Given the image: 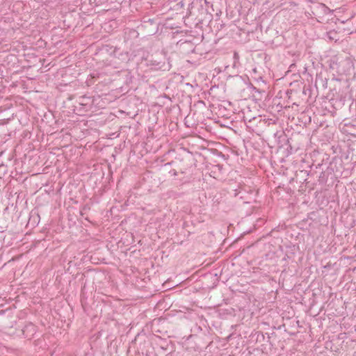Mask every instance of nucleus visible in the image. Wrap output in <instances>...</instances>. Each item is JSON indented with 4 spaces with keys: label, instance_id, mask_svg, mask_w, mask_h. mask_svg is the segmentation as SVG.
<instances>
[{
    "label": "nucleus",
    "instance_id": "1",
    "mask_svg": "<svg viewBox=\"0 0 356 356\" xmlns=\"http://www.w3.org/2000/svg\"><path fill=\"white\" fill-rule=\"evenodd\" d=\"M194 161L195 159L190 152H183L178 154L170 162L164 164L163 166H172V169L169 170V175L176 177L179 174L190 172L195 166Z\"/></svg>",
    "mask_w": 356,
    "mask_h": 356
},
{
    "label": "nucleus",
    "instance_id": "2",
    "mask_svg": "<svg viewBox=\"0 0 356 356\" xmlns=\"http://www.w3.org/2000/svg\"><path fill=\"white\" fill-rule=\"evenodd\" d=\"M134 56H140L145 65L151 70H169L170 65L165 61V57L161 53L149 54L145 48H139Z\"/></svg>",
    "mask_w": 356,
    "mask_h": 356
},
{
    "label": "nucleus",
    "instance_id": "3",
    "mask_svg": "<svg viewBox=\"0 0 356 356\" xmlns=\"http://www.w3.org/2000/svg\"><path fill=\"white\" fill-rule=\"evenodd\" d=\"M243 121L246 124L247 129L250 132L259 134V132L269 131L271 127L277 126L275 120L263 118L261 115L252 117L248 119L247 116H243Z\"/></svg>",
    "mask_w": 356,
    "mask_h": 356
},
{
    "label": "nucleus",
    "instance_id": "4",
    "mask_svg": "<svg viewBox=\"0 0 356 356\" xmlns=\"http://www.w3.org/2000/svg\"><path fill=\"white\" fill-rule=\"evenodd\" d=\"M306 14L312 19H315L318 22L327 23L330 20L329 17L332 13L330 9L323 3H314L310 6L309 10Z\"/></svg>",
    "mask_w": 356,
    "mask_h": 356
},
{
    "label": "nucleus",
    "instance_id": "5",
    "mask_svg": "<svg viewBox=\"0 0 356 356\" xmlns=\"http://www.w3.org/2000/svg\"><path fill=\"white\" fill-rule=\"evenodd\" d=\"M113 81V79L111 75H108L104 72H94L87 79L86 83L88 86L95 84L96 90L102 92L105 87L109 86Z\"/></svg>",
    "mask_w": 356,
    "mask_h": 356
},
{
    "label": "nucleus",
    "instance_id": "6",
    "mask_svg": "<svg viewBox=\"0 0 356 356\" xmlns=\"http://www.w3.org/2000/svg\"><path fill=\"white\" fill-rule=\"evenodd\" d=\"M310 157L312 159V165H309L311 170H305V173L307 176H314V175L317 174V172L313 168H315L316 170L321 168L323 164V162L325 161H327L329 160L330 156L321 150L314 149L312 151V152H311Z\"/></svg>",
    "mask_w": 356,
    "mask_h": 356
},
{
    "label": "nucleus",
    "instance_id": "7",
    "mask_svg": "<svg viewBox=\"0 0 356 356\" xmlns=\"http://www.w3.org/2000/svg\"><path fill=\"white\" fill-rule=\"evenodd\" d=\"M94 104V99L92 97L82 95L79 97L76 101V104L74 105L73 111L78 115L83 116L89 111Z\"/></svg>",
    "mask_w": 356,
    "mask_h": 356
},
{
    "label": "nucleus",
    "instance_id": "8",
    "mask_svg": "<svg viewBox=\"0 0 356 356\" xmlns=\"http://www.w3.org/2000/svg\"><path fill=\"white\" fill-rule=\"evenodd\" d=\"M212 17V13L198 8V15H197L195 18L197 20L195 26L202 29L203 25L208 24L211 28L213 24Z\"/></svg>",
    "mask_w": 356,
    "mask_h": 356
},
{
    "label": "nucleus",
    "instance_id": "9",
    "mask_svg": "<svg viewBox=\"0 0 356 356\" xmlns=\"http://www.w3.org/2000/svg\"><path fill=\"white\" fill-rule=\"evenodd\" d=\"M253 193L249 187L247 189L245 186H239L234 191V196L241 200L243 203L249 204L252 201Z\"/></svg>",
    "mask_w": 356,
    "mask_h": 356
},
{
    "label": "nucleus",
    "instance_id": "10",
    "mask_svg": "<svg viewBox=\"0 0 356 356\" xmlns=\"http://www.w3.org/2000/svg\"><path fill=\"white\" fill-rule=\"evenodd\" d=\"M158 24L157 20L155 19H146L144 17L140 26L145 31L146 33L154 35L158 31Z\"/></svg>",
    "mask_w": 356,
    "mask_h": 356
},
{
    "label": "nucleus",
    "instance_id": "11",
    "mask_svg": "<svg viewBox=\"0 0 356 356\" xmlns=\"http://www.w3.org/2000/svg\"><path fill=\"white\" fill-rule=\"evenodd\" d=\"M285 95L287 97V102L291 103L292 105L299 106L307 101L306 99L300 98V92L296 90H287Z\"/></svg>",
    "mask_w": 356,
    "mask_h": 356
},
{
    "label": "nucleus",
    "instance_id": "12",
    "mask_svg": "<svg viewBox=\"0 0 356 356\" xmlns=\"http://www.w3.org/2000/svg\"><path fill=\"white\" fill-rule=\"evenodd\" d=\"M24 338L31 340L37 332V326L32 323H26L22 329Z\"/></svg>",
    "mask_w": 356,
    "mask_h": 356
},
{
    "label": "nucleus",
    "instance_id": "13",
    "mask_svg": "<svg viewBox=\"0 0 356 356\" xmlns=\"http://www.w3.org/2000/svg\"><path fill=\"white\" fill-rule=\"evenodd\" d=\"M197 2L200 6V9L208 11V13H212L213 11V4L211 1L207 0H197Z\"/></svg>",
    "mask_w": 356,
    "mask_h": 356
},
{
    "label": "nucleus",
    "instance_id": "14",
    "mask_svg": "<svg viewBox=\"0 0 356 356\" xmlns=\"http://www.w3.org/2000/svg\"><path fill=\"white\" fill-rule=\"evenodd\" d=\"M330 174L331 172L329 170V168H327V170L321 171L318 179L319 184H325L327 181L328 177Z\"/></svg>",
    "mask_w": 356,
    "mask_h": 356
},
{
    "label": "nucleus",
    "instance_id": "15",
    "mask_svg": "<svg viewBox=\"0 0 356 356\" xmlns=\"http://www.w3.org/2000/svg\"><path fill=\"white\" fill-rule=\"evenodd\" d=\"M315 85L316 86L319 85L323 88H326L327 86V79L326 78L323 79L321 75H317L315 79Z\"/></svg>",
    "mask_w": 356,
    "mask_h": 356
},
{
    "label": "nucleus",
    "instance_id": "16",
    "mask_svg": "<svg viewBox=\"0 0 356 356\" xmlns=\"http://www.w3.org/2000/svg\"><path fill=\"white\" fill-rule=\"evenodd\" d=\"M298 92H300V98L306 99H307V102L309 101V97L311 94V90L309 88H306L305 86L302 90H299Z\"/></svg>",
    "mask_w": 356,
    "mask_h": 356
},
{
    "label": "nucleus",
    "instance_id": "17",
    "mask_svg": "<svg viewBox=\"0 0 356 356\" xmlns=\"http://www.w3.org/2000/svg\"><path fill=\"white\" fill-rule=\"evenodd\" d=\"M213 27L216 29V31H220L223 29L225 26V24L222 23V22H220L219 19H216L213 22Z\"/></svg>",
    "mask_w": 356,
    "mask_h": 356
},
{
    "label": "nucleus",
    "instance_id": "18",
    "mask_svg": "<svg viewBox=\"0 0 356 356\" xmlns=\"http://www.w3.org/2000/svg\"><path fill=\"white\" fill-rule=\"evenodd\" d=\"M114 54H115V56H116L117 54L120 55L122 57L121 59L122 61L127 62L129 60V54L127 51L124 53H119L118 54V49H115L114 51Z\"/></svg>",
    "mask_w": 356,
    "mask_h": 356
},
{
    "label": "nucleus",
    "instance_id": "19",
    "mask_svg": "<svg viewBox=\"0 0 356 356\" xmlns=\"http://www.w3.org/2000/svg\"><path fill=\"white\" fill-rule=\"evenodd\" d=\"M129 33L132 34L133 35H134L136 37H138V33L134 29L129 30Z\"/></svg>",
    "mask_w": 356,
    "mask_h": 356
},
{
    "label": "nucleus",
    "instance_id": "20",
    "mask_svg": "<svg viewBox=\"0 0 356 356\" xmlns=\"http://www.w3.org/2000/svg\"><path fill=\"white\" fill-rule=\"evenodd\" d=\"M170 166H168V167H165V166H164V168H165V170H166V171H168V173H169V170H172V168H170Z\"/></svg>",
    "mask_w": 356,
    "mask_h": 356
},
{
    "label": "nucleus",
    "instance_id": "21",
    "mask_svg": "<svg viewBox=\"0 0 356 356\" xmlns=\"http://www.w3.org/2000/svg\"><path fill=\"white\" fill-rule=\"evenodd\" d=\"M290 106L289 105H285L284 107L286 108V107H289Z\"/></svg>",
    "mask_w": 356,
    "mask_h": 356
},
{
    "label": "nucleus",
    "instance_id": "22",
    "mask_svg": "<svg viewBox=\"0 0 356 356\" xmlns=\"http://www.w3.org/2000/svg\"><path fill=\"white\" fill-rule=\"evenodd\" d=\"M354 59H355V60L356 61V59H355V58H354Z\"/></svg>",
    "mask_w": 356,
    "mask_h": 356
}]
</instances>
